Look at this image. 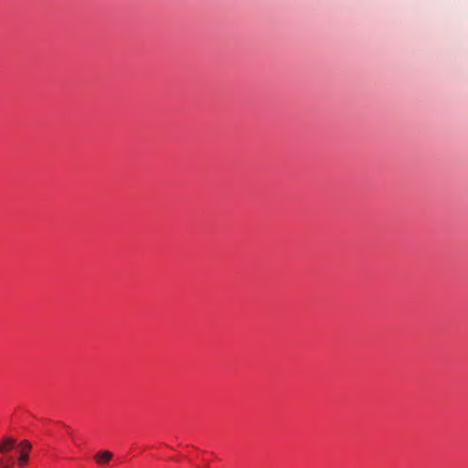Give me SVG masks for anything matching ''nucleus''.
<instances>
[{
	"label": "nucleus",
	"mask_w": 468,
	"mask_h": 468,
	"mask_svg": "<svg viewBox=\"0 0 468 468\" xmlns=\"http://www.w3.org/2000/svg\"><path fill=\"white\" fill-rule=\"evenodd\" d=\"M19 447H20V457L18 459V464L21 467H24L27 463L28 452L31 450L32 446L28 441L24 440L20 442Z\"/></svg>",
	"instance_id": "obj_1"
},
{
	"label": "nucleus",
	"mask_w": 468,
	"mask_h": 468,
	"mask_svg": "<svg viewBox=\"0 0 468 468\" xmlns=\"http://www.w3.org/2000/svg\"><path fill=\"white\" fill-rule=\"evenodd\" d=\"M16 443V440L13 437H4L0 441V453L5 454L12 450Z\"/></svg>",
	"instance_id": "obj_2"
},
{
	"label": "nucleus",
	"mask_w": 468,
	"mask_h": 468,
	"mask_svg": "<svg viewBox=\"0 0 468 468\" xmlns=\"http://www.w3.org/2000/svg\"><path fill=\"white\" fill-rule=\"evenodd\" d=\"M112 452L104 450L100 451L94 455V459L99 465L107 464L112 459Z\"/></svg>",
	"instance_id": "obj_3"
},
{
	"label": "nucleus",
	"mask_w": 468,
	"mask_h": 468,
	"mask_svg": "<svg viewBox=\"0 0 468 468\" xmlns=\"http://www.w3.org/2000/svg\"><path fill=\"white\" fill-rule=\"evenodd\" d=\"M14 460L13 457L0 458V468H13Z\"/></svg>",
	"instance_id": "obj_4"
}]
</instances>
